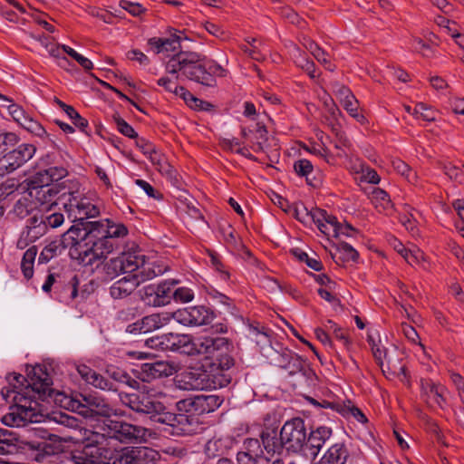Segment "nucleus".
Returning <instances> with one entry per match:
<instances>
[{
    "mask_svg": "<svg viewBox=\"0 0 464 464\" xmlns=\"http://www.w3.org/2000/svg\"><path fill=\"white\" fill-rule=\"evenodd\" d=\"M331 85L333 92L334 93V95L340 101L341 103L346 99H348L349 96L353 95V92L348 87L343 85L338 82H334L331 83Z\"/></svg>",
    "mask_w": 464,
    "mask_h": 464,
    "instance_id": "nucleus-56",
    "label": "nucleus"
},
{
    "mask_svg": "<svg viewBox=\"0 0 464 464\" xmlns=\"http://www.w3.org/2000/svg\"><path fill=\"white\" fill-rule=\"evenodd\" d=\"M159 453L148 447L126 448L117 458L119 464H157Z\"/></svg>",
    "mask_w": 464,
    "mask_h": 464,
    "instance_id": "nucleus-14",
    "label": "nucleus"
},
{
    "mask_svg": "<svg viewBox=\"0 0 464 464\" xmlns=\"http://www.w3.org/2000/svg\"><path fill=\"white\" fill-rule=\"evenodd\" d=\"M417 215H419V212L415 209H411V211H407L401 216V220L406 229L411 232L414 231L416 228Z\"/></svg>",
    "mask_w": 464,
    "mask_h": 464,
    "instance_id": "nucleus-59",
    "label": "nucleus"
},
{
    "mask_svg": "<svg viewBox=\"0 0 464 464\" xmlns=\"http://www.w3.org/2000/svg\"><path fill=\"white\" fill-rule=\"evenodd\" d=\"M46 172H48V176L52 181V183H57L62 179L65 178L68 174V171L63 167H50L45 169Z\"/></svg>",
    "mask_w": 464,
    "mask_h": 464,
    "instance_id": "nucleus-61",
    "label": "nucleus"
},
{
    "mask_svg": "<svg viewBox=\"0 0 464 464\" xmlns=\"http://www.w3.org/2000/svg\"><path fill=\"white\" fill-rule=\"evenodd\" d=\"M62 243L63 242L53 241L47 245L39 255V263H47L55 256L58 251L65 247V246H62Z\"/></svg>",
    "mask_w": 464,
    "mask_h": 464,
    "instance_id": "nucleus-40",
    "label": "nucleus"
},
{
    "mask_svg": "<svg viewBox=\"0 0 464 464\" xmlns=\"http://www.w3.org/2000/svg\"><path fill=\"white\" fill-rule=\"evenodd\" d=\"M70 464H97L96 461L89 457L88 453L85 451H80L74 453L71 459Z\"/></svg>",
    "mask_w": 464,
    "mask_h": 464,
    "instance_id": "nucleus-63",
    "label": "nucleus"
},
{
    "mask_svg": "<svg viewBox=\"0 0 464 464\" xmlns=\"http://www.w3.org/2000/svg\"><path fill=\"white\" fill-rule=\"evenodd\" d=\"M55 183H52L48 172L45 169L39 170L34 173L27 179V190L30 194V190H39L44 188H47L54 185Z\"/></svg>",
    "mask_w": 464,
    "mask_h": 464,
    "instance_id": "nucleus-31",
    "label": "nucleus"
},
{
    "mask_svg": "<svg viewBox=\"0 0 464 464\" xmlns=\"http://www.w3.org/2000/svg\"><path fill=\"white\" fill-rule=\"evenodd\" d=\"M412 114L416 118L422 119L425 121H434L436 120L437 112L431 107L420 102L413 109Z\"/></svg>",
    "mask_w": 464,
    "mask_h": 464,
    "instance_id": "nucleus-41",
    "label": "nucleus"
},
{
    "mask_svg": "<svg viewBox=\"0 0 464 464\" xmlns=\"http://www.w3.org/2000/svg\"><path fill=\"white\" fill-rule=\"evenodd\" d=\"M349 457L348 450L343 443H335L321 458L325 464H345Z\"/></svg>",
    "mask_w": 464,
    "mask_h": 464,
    "instance_id": "nucleus-25",
    "label": "nucleus"
},
{
    "mask_svg": "<svg viewBox=\"0 0 464 464\" xmlns=\"http://www.w3.org/2000/svg\"><path fill=\"white\" fill-rule=\"evenodd\" d=\"M184 40H188L185 33L173 29L169 37H153L149 39L148 44L156 53L179 51L165 63L166 72L174 75L177 80L184 77L207 87H215L216 77H224L226 70L215 60L200 53L180 51Z\"/></svg>",
    "mask_w": 464,
    "mask_h": 464,
    "instance_id": "nucleus-1",
    "label": "nucleus"
},
{
    "mask_svg": "<svg viewBox=\"0 0 464 464\" xmlns=\"http://www.w3.org/2000/svg\"><path fill=\"white\" fill-rule=\"evenodd\" d=\"M40 220L44 221L45 229H47V227L56 228L63 223L64 218L60 212H53L41 216Z\"/></svg>",
    "mask_w": 464,
    "mask_h": 464,
    "instance_id": "nucleus-46",
    "label": "nucleus"
},
{
    "mask_svg": "<svg viewBox=\"0 0 464 464\" xmlns=\"http://www.w3.org/2000/svg\"><path fill=\"white\" fill-rule=\"evenodd\" d=\"M145 333H150L169 324V312L156 313L141 318Z\"/></svg>",
    "mask_w": 464,
    "mask_h": 464,
    "instance_id": "nucleus-27",
    "label": "nucleus"
},
{
    "mask_svg": "<svg viewBox=\"0 0 464 464\" xmlns=\"http://www.w3.org/2000/svg\"><path fill=\"white\" fill-rule=\"evenodd\" d=\"M267 130L264 125L256 124V128L250 139L253 143L252 149L256 152L265 151L267 148Z\"/></svg>",
    "mask_w": 464,
    "mask_h": 464,
    "instance_id": "nucleus-33",
    "label": "nucleus"
},
{
    "mask_svg": "<svg viewBox=\"0 0 464 464\" xmlns=\"http://www.w3.org/2000/svg\"><path fill=\"white\" fill-rule=\"evenodd\" d=\"M35 152L34 145L23 143L16 149L6 153L0 160V177L15 170L17 168L31 160Z\"/></svg>",
    "mask_w": 464,
    "mask_h": 464,
    "instance_id": "nucleus-13",
    "label": "nucleus"
},
{
    "mask_svg": "<svg viewBox=\"0 0 464 464\" xmlns=\"http://www.w3.org/2000/svg\"><path fill=\"white\" fill-rule=\"evenodd\" d=\"M106 425L103 423V420H102L101 424H98L97 427H95V430L92 431L90 436L87 437V447L102 445L107 438H110L109 430H106L104 429Z\"/></svg>",
    "mask_w": 464,
    "mask_h": 464,
    "instance_id": "nucleus-35",
    "label": "nucleus"
},
{
    "mask_svg": "<svg viewBox=\"0 0 464 464\" xmlns=\"http://www.w3.org/2000/svg\"><path fill=\"white\" fill-rule=\"evenodd\" d=\"M197 428L198 422L195 418L185 413H178L169 433L175 436L191 435L196 432Z\"/></svg>",
    "mask_w": 464,
    "mask_h": 464,
    "instance_id": "nucleus-23",
    "label": "nucleus"
},
{
    "mask_svg": "<svg viewBox=\"0 0 464 464\" xmlns=\"http://www.w3.org/2000/svg\"><path fill=\"white\" fill-rule=\"evenodd\" d=\"M340 413L346 418L353 417L354 420L359 421L360 423L365 424L368 422L367 417L364 415V413L356 406L351 404L350 401H348V404L343 403V407H340Z\"/></svg>",
    "mask_w": 464,
    "mask_h": 464,
    "instance_id": "nucleus-36",
    "label": "nucleus"
},
{
    "mask_svg": "<svg viewBox=\"0 0 464 464\" xmlns=\"http://www.w3.org/2000/svg\"><path fill=\"white\" fill-rule=\"evenodd\" d=\"M113 120L116 123L118 130L124 136L129 138H137L138 134L134 129L119 115H114Z\"/></svg>",
    "mask_w": 464,
    "mask_h": 464,
    "instance_id": "nucleus-50",
    "label": "nucleus"
},
{
    "mask_svg": "<svg viewBox=\"0 0 464 464\" xmlns=\"http://www.w3.org/2000/svg\"><path fill=\"white\" fill-rule=\"evenodd\" d=\"M44 49L51 56L59 59L58 64L61 67H64L65 64L69 63L68 59L65 56H62L61 45L54 43L53 40L50 41Z\"/></svg>",
    "mask_w": 464,
    "mask_h": 464,
    "instance_id": "nucleus-48",
    "label": "nucleus"
},
{
    "mask_svg": "<svg viewBox=\"0 0 464 464\" xmlns=\"http://www.w3.org/2000/svg\"><path fill=\"white\" fill-rule=\"evenodd\" d=\"M176 366L167 361H156L146 362L140 366V377L143 382H150L152 380L169 377L176 372Z\"/></svg>",
    "mask_w": 464,
    "mask_h": 464,
    "instance_id": "nucleus-15",
    "label": "nucleus"
},
{
    "mask_svg": "<svg viewBox=\"0 0 464 464\" xmlns=\"http://www.w3.org/2000/svg\"><path fill=\"white\" fill-rule=\"evenodd\" d=\"M119 398L122 405L129 407L136 412L150 415V418L165 411V406L162 402L151 398L148 394L120 392Z\"/></svg>",
    "mask_w": 464,
    "mask_h": 464,
    "instance_id": "nucleus-8",
    "label": "nucleus"
},
{
    "mask_svg": "<svg viewBox=\"0 0 464 464\" xmlns=\"http://www.w3.org/2000/svg\"><path fill=\"white\" fill-rule=\"evenodd\" d=\"M176 408L180 412H194L197 413V399L196 396L188 397L179 400L176 403Z\"/></svg>",
    "mask_w": 464,
    "mask_h": 464,
    "instance_id": "nucleus-53",
    "label": "nucleus"
},
{
    "mask_svg": "<svg viewBox=\"0 0 464 464\" xmlns=\"http://www.w3.org/2000/svg\"><path fill=\"white\" fill-rule=\"evenodd\" d=\"M119 6L133 16H140L146 12V8H144L140 4L129 0H121L119 2Z\"/></svg>",
    "mask_w": 464,
    "mask_h": 464,
    "instance_id": "nucleus-47",
    "label": "nucleus"
},
{
    "mask_svg": "<svg viewBox=\"0 0 464 464\" xmlns=\"http://www.w3.org/2000/svg\"><path fill=\"white\" fill-rule=\"evenodd\" d=\"M447 389L430 380L421 381V398L430 406L444 408L446 404Z\"/></svg>",
    "mask_w": 464,
    "mask_h": 464,
    "instance_id": "nucleus-17",
    "label": "nucleus"
},
{
    "mask_svg": "<svg viewBox=\"0 0 464 464\" xmlns=\"http://www.w3.org/2000/svg\"><path fill=\"white\" fill-rule=\"evenodd\" d=\"M317 53H314V57L322 63L325 69L334 72L335 70V65L331 63L330 56L326 53L323 49L317 50Z\"/></svg>",
    "mask_w": 464,
    "mask_h": 464,
    "instance_id": "nucleus-64",
    "label": "nucleus"
},
{
    "mask_svg": "<svg viewBox=\"0 0 464 464\" xmlns=\"http://www.w3.org/2000/svg\"><path fill=\"white\" fill-rule=\"evenodd\" d=\"M102 269L108 279H113L121 274H131L138 279L139 285L163 273L160 266L146 263L145 256L140 250L123 252L104 263Z\"/></svg>",
    "mask_w": 464,
    "mask_h": 464,
    "instance_id": "nucleus-3",
    "label": "nucleus"
},
{
    "mask_svg": "<svg viewBox=\"0 0 464 464\" xmlns=\"http://www.w3.org/2000/svg\"><path fill=\"white\" fill-rule=\"evenodd\" d=\"M17 136L14 132H0V149L6 150L9 146H14L17 142Z\"/></svg>",
    "mask_w": 464,
    "mask_h": 464,
    "instance_id": "nucleus-62",
    "label": "nucleus"
},
{
    "mask_svg": "<svg viewBox=\"0 0 464 464\" xmlns=\"http://www.w3.org/2000/svg\"><path fill=\"white\" fill-rule=\"evenodd\" d=\"M175 382L179 389L187 391L210 390L216 387L210 375L201 369L185 371L177 376Z\"/></svg>",
    "mask_w": 464,
    "mask_h": 464,
    "instance_id": "nucleus-12",
    "label": "nucleus"
},
{
    "mask_svg": "<svg viewBox=\"0 0 464 464\" xmlns=\"http://www.w3.org/2000/svg\"><path fill=\"white\" fill-rule=\"evenodd\" d=\"M295 353L291 350L284 348L281 351H276L272 357V362L275 365L285 369Z\"/></svg>",
    "mask_w": 464,
    "mask_h": 464,
    "instance_id": "nucleus-44",
    "label": "nucleus"
},
{
    "mask_svg": "<svg viewBox=\"0 0 464 464\" xmlns=\"http://www.w3.org/2000/svg\"><path fill=\"white\" fill-rule=\"evenodd\" d=\"M90 233H96L100 238H106L112 242L113 238L123 237L127 235V227L123 224H116L110 219L91 222Z\"/></svg>",
    "mask_w": 464,
    "mask_h": 464,
    "instance_id": "nucleus-16",
    "label": "nucleus"
},
{
    "mask_svg": "<svg viewBox=\"0 0 464 464\" xmlns=\"http://www.w3.org/2000/svg\"><path fill=\"white\" fill-rule=\"evenodd\" d=\"M9 385L4 387L1 394L5 401L14 394L9 412L3 416L2 421L10 427H22L28 423L41 422L43 415L39 411V404L34 394L39 397L52 395V381L41 365H36L28 372L27 378L22 374H10L7 378Z\"/></svg>",
    "mask_w": 464,
    "mask_h": 464,
    "instance_id": "nucleus-2",
    "label": "nucleus"
},
{
    "mask_svg": "<svg viewBox=\"0 0 464 464\" xmlns=\"http://www.w3.org/2000/svg\"><path fill=\"white\" fill-rule=\"evenodd\" d=\"M243 458H247L249 461L254 464H285L281 459H269L264 456L253 455L250 450L248 452H240L237 454V459L242 460Z\"/></svg>",
    "mask_w": 464,
    "mask_h": 464,
    "instance_id": "nucleus-42",
    "label": "nucleus"
},
{
    "mask_svg": "<svg viewBox=\"0 0 464 464\" xmlns=\"http://www.w3.org/2000/svg\"><path fill=\"white\" fill-rule=\"evenodd\" d=\"M138 286V279L131 274H128L111 285L110 295L113 299H123L133 293Z\"/></svg>",
    "mask_w": 464,
    "mask_h": 464,
    "instance_id": "nucleus-22",
    "label": "nucleus"
},
{
    "mask_svg": "<svg viewBox=\"0 0 464 464\" xmlns=\"http://www.w3.org/2000/svg\"><path fill=\"white\" fill-rule=\"evenodd\" d=\"M190 316L189 307H186L183 309H179L175 312H169V324L171 320H175L177 323L185 325V326H192Z\"/></svg>",
    "mask_w": 464,
    "mask_h": 464,
    "instance_id": "nucleus-43",
    "label": "nucleus"
},
{
    "mask_svg": "<svg viewBox=\"0 0 464 464\" xmlns=\"http://www.w3.org/2000/svg\"><path fill=\"white\" fill-rule=\"evenodd\" d=\"M82 401L83 403L79 405V413L85 418L102 422L100 418L106 420L111 416L123 415L121 411L114 409L104 398L95 394L83 396Z\"/></svg>",
    "mask_w": 464,
    "mask_h": 464,
    "instance_id": "nucleus-6",
    "label": "nucleus"
},
{
    "mask_svg": "<svg viewBox=\"0 0 464 464\" xmlns=\"http://www.w3.org/2000/svg\"><path fill=\"white\" fill-rule=\"evenodd\" d=\"M312 219L323 234L336 237L337 218L335 217L324 209L317 208L312 212Z\"/></svg>",
    "mask_w": 464,
    "mask_h": 464,
    "instance_id": "nucleus-21",
    "label": "nucleus"
},
{
    "mask_svg": "<svg viewBox=\"0 0 464 464\" xmlns=\"http://www.w3.org/2000/svg\"><path fill=\"white\" fill-rule=\"evenodd\" d=\"M157 83L159 86L163 87L167 92H172L177 96L188 95L190 97V92L186 88L175 85L169 77H161L157 81Z\"/></svg>",
    "mask_w": 464,
    "mask_h": 464,
    "instance_id": "nucleus-39",
    "label": "nucleus"
},
{
    "mask_svg": "<svg viewBox=\"0 0 464 464\" xmlns=\"http://www.w3.org/2000/svg\"><path fill=\"white\" fill-rule=\"evenodd\" d=\"M372 199L376 203H379L383 208H388L392 206L388 193L379 188H376L372 190Z\"/></svg>",
    "mask_w": 464,
    "mask_h": 464,
    "instance_id": "nucleus-55",
    "label": "nucleus"
},
{
    "mask_svg": "<svg viewBox=\"0 0 464 464\" xmlns=\"http://www.w3.org/2000/svg\"><path fill=\"white\" fill-rule=\"evenodd\" d=\"M114 245L109 239L100 238L96 233L88 236L84 243L76 242L71 255L84 266L99 267L107 256L112 252Z\"/></svg>",
    "mask_w": 464,
    "mask_h": 464,
    "instance_id": "nucleus-4",
    "label": "nucleus"
},
{
    "mask_svg": "<svg viewBox=\"0 0 464 464\" xmlns=\"http://www.w3.org/2000/svg\"><path fill=\"white\" fill-rule=\"evenodd\" d=\"M77 371L81 377L89 384L103 391H117L115 383L96 372L85 364L79 365Z\"/></svg>",
    "mask_w": 464,
    "mask_h": 464,
    "instance_id": "nucleus-19",
    "label": "nucleus"
},
{
    "mask_svg": "<svg viewBox=\"0 0 464 464\" xmlns=\"http://www.w3.org/2000/svg\"><path fill=\"white\" fill-rule=\"evenodd\" d=\"M175 284V281H163L145 285L140 290V299L145 304L152 307L167 305L172 299V288Z\"/></svg>",
    "mask_w": 464,
    "mask_h": 464,
    "instance_id": "nucleus-10",
    "label": "nucleus"
},
{
    "mask_svg": "<svg viewBox=\"0 0 464 464\" xmlns=\"http://www.w3.org/2000/svg\"><path fill=\"white\" fill-rule=\"evenodd\" d=\"M296 52L299 53V56L295 57V63L304 70L311 78H315L316 73L313 61L307 59L304 54L299 52L298 49H296Z\"/></svg>",
    "mask_w": 464,
    "mask_h": 464,
    "instance_id": "nucleus-49",
    "label": "nucleus"
},
{
    "mask_svg": "<svg viewBox=\"0 0 464 464\" xmlns=\"http://www.w3.org/2000/svg\"><path fill=\"white\" fill-rule=\"evenodd\" d=\"M404 259L411 266L419 265L424 261V254L420 249L414 246L413 249L408 251Z\"/></svg>",
    "mask_w": 464,
    "mask_h": 464,
    "instance_id": "nucleus-60",
    "label": "nucleus"
},
{
    "mask_svg": "<svg viewBox=\"0 0 464 464\" xmlns=\"http://www.w3.org/2000/svg\"><path fill=\"white\" fill-rule=\"evenodd\" d=\"M170 342L169 349L180 350L188 355H192L194 347L192 346L193 340L195 337L189 334H169L168 336Z\"/></svg>",
    "mask_w": 464,
    "mask_h": 464,
    "instance_id": "nucleus-26",
    "label": "nucleus"
},
{
    "mask_svg": "<svg viewBox=\"0 0 464 464\" xmlns=\"http://www.w3.org/2000/svg\"><path fill=\"white\" fill-rule=\"evenodd\" d=\"M282 440L287 450L297 452L304 448L306 441V428L301 418L287 420L281 428Z\"/></svg>",
    "mask_w": 464,
    "mask_h": 464,
    "instance_id": "nucleus-11",
    "label": "nucleus"
},
{
    "mask_svg": "<svg viewBox=\"0 0 464 464\" xmlns=\"http://www.w3.org/2000/svg\"><path fill=\"white\" fill-rule=\"evenodd\" d=\"M332 436V429L320 426L316 430L311 431L309 436H306L304 449L309 450L310 455L315 457L319 453L321 448L325 441Z\"/></svg>",
    "mask_w": 464,
    "mask_h": 464,
    "instance_id": "nucleus-20",
    "label": "nucleus"
},
{
    "mask_svg": "<svg viewBox=\"0 0 464 464\" xmlns=\"http://www.w3.org/2000/svg\"><path fill=\"white\" fill-rule=\"evenodd\" d=\"M63 183H56L53 186L41 188L39 190H30L29 196L40 203L41 205L50 204V209L53 206L62 205L59 198L61 194L65 190V187Z\"/></svg>",
    "mask_w": 464,
    "mask_h": 464,
    "instance_id": "nucleus-18",
    "label": "nucleus"
},
{
    "mask_svg": "<svg viewBox=\"0 0 464 464\" xmlns=\"http://www.w3.org/2000/svg\"><path fill=\"white\" fill-rule=\"evenodd\" d=\"M443 171L450 179L459 183L464 182V172L459 167L452 165L451 163H448L443 166Z\"/></svg>",
    "mask_w": 464,
    "mask_h": 464,
    "instance_id": "nucleus-52",
    "label": "nucleus"
},
{
    "mask_svg": "<svg viewBox=\"0 0 464 464\" xmlns=\"http://www.w3.org/2000/svg\"><path fill=\"white\" fill-rule=\"evenodd\" d=\"M341 104L353 118L356 119L361 123L364 122L365 117L359 113V102L353 94L349 96V98L343 101Z\"/></svg>",
    "mask_w": 464,
    "mask_h": 464,
    "instance_id": "nucleus-38",
    "label": "nucleus"
},
{
    "mask_svg": "<svg viewBox=\"0 0 464 464\" xmlns=\"http://www.w3.org/2000/svg\"><path fill=\"white\" fill-rule=\"evenodd\" d=\"M59 199L72 221H83L100 214L95 204L87 198H79L74 192L64 191Z\"/></svg>",
    "mask_w": 464,
    "mask_h": 464,
    "instance_id": "nucleus-5",
    "label": "nucleus"
},
{
    "mask_svg": "<svg viewBox=\"0 0 464 464\" xmlns=\"http://www.w3.org/2000/svg\"><path fill=\"white\" fill-rule=\"evenodd\" d=\"M209 340L210 336L208 335H200L195 337L193 340L192 346L194 350L192 351V356H202L207 359L208 351L209 349Z\"/></svg>",
    "mask_w": 464,
    "mask_h": 464,
    "instance_id": "nucleus-37",
    "label": "nucleus"
},
{
    "mask_svg": "<svg viewBox=\"0 0 464 464\" xmlns=\"http://www.w3.org/2000/svg\"><path fill=\"white\" fill-rule=\"evenodd\" d=\"M172 298L176 302L188 303L193 300L194 293L190 288L179 287L175 290L172 289Z\"/></svg>",
    "mask_w": 464,
    "mask_h": 464,
    "instance_id": "nucleus-54",
    "label": "nucleus"
},
{
    "mask_svg": "<svg viewBox=\"0 0 464 464\" xmlns=\"http://www.w3.org/2000/svg\"><path fill=\"white\" fill-rule=\"evenodd\" d=\"M338 252L344 262L356 261L359 256L358 252L347 243H341L338 246Z\"/></svg>",
    "mask_w": 464,
    "mask_h": 464,
    "instance_id": "nucleus-51",
    "label": "nucleus"
},
{
    "mask_svg": "<svg viewBox=\"0 0 464 464\" xmlns=\"http://www.w3.org/2000/svg\"><path fill=\"white\" fill-rule=\"evenodd\" d=\"M21 125L30 132L39 137H42L45 134V130L44 129V127L39 122L33 120L29 116L24 121V122Z\"/></svg>",
    "mask_w": 464,
    "mask_h": 464,
    "instance_id": "nucleus-58",
    "label": "nucleus"
},
{
    "mask_svg": "<svg viewBox=\"0 0 464 464\" xmlns=\"http://www.w3.org/2000/svg\"><path fill=\"white\" fill-rule=\"evenodd\" d=\"M261 440L265 450L267 453H280L285 444L282 440L281 431L279 434L276 430H266L261 434Z\"/></svg>",
    "mask_w": 464,
    "mask_h": 464,
    "instance_id": "nucleus-24",
    "label": "nucleus"
},
{
    "mask_svg": "<svg viewBox=\"0 0 464 464\" xmlns=\"http://www.w3.org/2000/svg\"><path fill=\"white\" fill-rule=\"evenodd\" d=\"M392 165L394 169L401 176H404L409 182L414 183L416 181V173L404 161L396 160L392 162Z\"/></svg>",
    "mask_w": 464,
    "mask_h": 464,
    "instance_id": "nucleus-45",
    "label": "nucleus"
},
{
    "mask_svg": "<svg viewBox=\"0 0 464 464\" xmlns=\"http://www.w3.org/2000/svg\"><path fill=\"white\" fill-rule=\"evenodd\" d=\"M233 350V343L227 338L210 336L207 359L212 360L220 370L227 371L235 365Z\"/></svg>",
    "mask_w": 464,
    "mask_h": 464,
    "instance_id": "nucleus-9",
    "label": "nucleus"
},
{
    "mask_svg": "<svg viewBox=\"0 0 464 464\" xmlns=\"http://www.w3.org/2000/svg\"><path fill=\"white\" fill-rule=\"evenodd\" d=\"M247 337L257 345L265 346L270 343L269 331L259 324L247 326Z\"/></svg>",
    "mask_w": 464,
    "mask_h": 464,
    "instance_id": "nucleus-29",
    "label": "nucleus"
},
{
    "mask_svg": "<svg viewBox=\"0 0 464 464\" xmlns=\"http://www.w3.org/2000/svg\"><path fill=\"white\" fill-rule=\"evenodd\" d=\"M104 428L109 430L110 438L121 442H141L146 440L149 430L141 426L132 425L125 421L111 419L103 420Z\"/></svg>",
    "mask_w": 464,
    "mask_h": 464,
    "instance_id": "nucleus-7",
    "label": "nucleus"
},
{
    "mask_svg": "<svg viewBox=\"0 0 464 464\" xmlns=\"http://www.w3.org/2000/svg\"><path fill=\"white\" fill-rule=\"evenodd\" d=\"M192 326L204 325L209 324L214 314L205 306H189Z\"/></svg>",
    "mask_w": 464,
    "mask_h": 464,
    "instance_id": "nucleus-30",
    "label": "nucleus"
},
{
    "mask_svg": "<svg viewBox=\"0 0 464 464\" xmlns=\"http://www.w3.org/2000/svg\"><path fill=\"white\" fill-rule=\"evenodd\" d=\"M294 169L297 175L307 178L312 173L314 168L309 160L302 159L295 162Z\"/></svg>",
    "mask_w": 464,
    "mask_h": 464,
    "instance_id": "nucleus-57",
    "label": "nucleus"
},
{
    "mask_svg": "<svg viewBox=\"0 0 464 464\" xmlns=\"http://www.w3.org/2000/svg\"><path fill=\"white\" fill-rule=\"evenodd\" d=\"M285 370L288 372L289 375L302 374L308 376L312 371L305 361L298 354L295 353Z\"/></svg>",
    "mask_w": 464,
    "mask_h": 464,
    "instance_id": "nucleus-34",
    "label": "nucleus"
},
{
    "mask_svg": "<svg viewBox=\"0 0 464 464\" xmlns=\"http://www.w3.org/2000/svg\"><path fill=\"white\" fill-rule=\"evenodd\" d=\"M197 414L212 412L221 404L222 400L217 395H197Z\"/></svg>",
    "mask_w": 464,
    "mask_h": 464,
    "instance_id": "nucleus-28",
    "label": "nucleus"
},
{
    "mask_svg": "<svg viewBox=\"0 0 464 464\" xmlns=\"http://www.w3.org/2000/svg\"><path fill=\"white\" fill-rule=\"evenodd\" d=\"M24 232L25 233V236L28 237V239L34 242L45 234V225L44 224V221L40 220V218L34 216L28 219V224Z\"/></svg>",
    "mask_w": 464,
    "mask_h": 464,
    "instance_id": "nucleus-32",
    "label": "nucleus"
}]
</instances>
